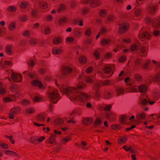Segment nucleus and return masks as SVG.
<instances>
[{
    "label": "nucleus",
    "mask_w": 160,
    "mask_h": 160,
    "mask_svg": "<svg viewBox=\"0 0 160 160\" xmlns=\"http://www.w3.org/2000/svg\"><path fill=\"white\" fill-rule=\"evenodd\" d=\"M58 93V91L56 89L52 90L50 91L48 94V98L50 100L54 103H56L59 100Z\"/></svg>",
    "instance_id": "f257e3e1"
},
{
    "label": "nucleus",
    "mask_w": 160,
    "mask_h": 160,
    "mask_svg": "<svg viewBox=\"0 0 160 160\" xmlns=\"http://www.w3.org/2000/svg\"><path fill=\"white\" fill-rule=\"evenodd\" d=\"M119 27L118 30V32L120 34H123L129 29V26L126 22H123L119 24Z\"/></svg>",
    "instance_id": "f03ea898"
},
{
    "label": "nucleus",
    "mask_w": 160,
    "mask_h": 160,
    "mask_svg": "<svg viewBox=\"0 0 160 160\" xmlns=\"http://www.w3.org/2000/svg\"><path fill=\"white\" fill-rule=\"evenodd\" d=\"M21 108L19 107H14L12 108L9 114V118L10 119L13 118L14 115L19 112L21 110Z\"/></svg>",
    "instance_id": "7ed1b4c3"
},
{
    "label": "nucleus",
    "mask_w": 160,
    "mask_h": 160,
    "mask_svg": "<svg viewBox=\"0 0 160 160\" xmlns=\"http://www.w3.org/2000/svg\"><path fill=\"white\" fill-rule=\"evenodd\" d=\"M12 81L10 78H9V80L11 81V82H18L19 81L18 80V78L22 79V76L21 74H18V73L14 72H12L11 76Z\"/></svg>",
    "instance_id": "20e7f679"
},
{
    "label": "nucleus",
    "mask_w": 160,
    "mask_h": 160,
    "mask_svg": "<svg viewBox=\"0 0 160 160\" xmlns=\"http://www.w3.org/2000/svg\"><path fill=\"white\" fill-rule=\"evenodd\" d=\"M63 93L66 95H70V93L72 94L73 90L77 91V88L74 87H65L62 88Z\"/></svg>",
    "instance_id": "39448f33"
},
{
    "label": "nucleus",
    "mask_w": 160,
    "mask_h": 160,
    "mask_svg": "<svg viewBox=\"0 0 160 160\" xmlns=\"http://www.w3.org/2000/svg\"><path fill=\"white\" fill-rule=\"evenodd\" d=\"M93 119L92 118H84L82 121V124L85 126H87L90 125L93 122Z\"/></svg>",
    "instance_id": "423d86ee"
},
{
    "label": "nucleus",
    "mask_w": 160,
    "mask_h": 160,
    "mask_svg": "<svg viewBox=\"0 0 160 160\" xmlns=\"http://www.w3.org/2000/svg\"><path fill=\"white\" fill-rule=\"evenodd\" d=\"M101 3L99 0H91L90 2V6L92 8L99 6Z\"/></svg>",
    "instance_id": "0eeeda50"
},
{
    "label": "nucleus",
    "mask_w": 160,
    "mask_h": 160,
    "mask_svg": "<svg viewBox=\"0 0 160 160\" xmlns=\"http://www.w3.org/2000/svg\"><path fill=\"white\" fill-rule=\"evenodd\" d=\"M72 70V69L70 67L64 66L62 68V72L63 74L67 75L69 74Z\"/></svg>",
    "instance_id": "6e6552de"
},
{
    "label": "nucleus",
    "mask_w": 160,
    "mask_h": 160,
    "mask_svg": "<svg viewBox=\"0 0 160 160\" xmlns=\"http://www.w3.org/2000/svg\"><path fill=\"white\" fill-rule=\"evenodd\" d=\"M62 51V50L58 47L53 48L52 51V53L54 55L60 54Z\"/></svg>",
    "instance_id": "1a4fd4ad"
},
{
    "label": "nucleus",
    "mask_w": 160,
    "mask_h": 160,
    "mask_svg": "<svg viewBox=\"0 0 160 160\" xmlns=\"http://www.w3.org/2000/svg\"><path fill=\"white\" fill-rule=\"evenodd\" d=\"M17 8L15 6L10 5L7 8V10L10 12L14 13L17 11Z\"/></svg>",
    "instance_id": "9d476101"
},
{
    "label": "nucleus",
    "mask_w": 160,
    "mask_h": 160,
    "mask_svg": "<svg viewBox=\"0 0 160 160\" xmlns=\"http://www.w3.org/2000/svg\"><path fill=\"white\" fill-rule=\"evenodd\" d=\"M154 19H152L150 17H147L145 19V21L148 25H154L153 23Z\"/></svg>",
    "instance_id": "9b49d317"
},
{
    "label": "nucleus",
    "mask_w": 160,
    "mask_h": 160,
    "mask_svg": "<svg viewBox=\"0 0 160 160\" xmlns=\"http://www.w3.org/2000/svg\"><path fill=\"white\" fill-rule=\"evenodd\" d=\"M102 123V119L99 118H98L95 120L94 124L95 127H97L100 125Z\"/></svg>",
    "instance_id": "f8f14e48"
},
{
    "label": "nucleus",
    "mask_w": 160,
    "mask_h": 160,
    "mask_svg": "<svg viewBox=\"0 0 160 160\" xmlns=\"http://www.w3.org/2000/svg\"><path fill=\"white\" fill-rule=\"evenodd\" d=\"M78 61L82 64L85 63L87 62V58L85 56L82 55L79 58Z\"/></svg>",
    "instance_id": "ddd939ff"
},
{
    "label": "nucleus",
    "mask_w": 160,
    "mask_h": 160,
    "mask_svg": "<svg viewBox=\"0 0 160 160\" xmlns=\"http://www.w3.org/2000/svg\"><path fill=\"white\" fill-rule=\"evenodd\" d=\"M79 97L82 100H86L88 98L89 96L87 93L84 92L79 93Z\"/></svg>",
    "instance_id": "4468645a"
},
{
    "label": "nucleus",
    "mask_w": 160,
    "mask_h": 160,
    "mask_svg": "<svg viewBox=\"0 0 160 160\" xmlns=\"http://www.w3.org/2000/svg\"><path fill=\"white\" fill-rule=\"evenodd\" d=\"M149 36V33L147 32H145L143 33L140 34L138 35L139 38H148Z\"/></svg>",
    "instance_id": "2eb2a0df"
},
{
    "label": "nucleus",
    "mask_w": 160,
    "mask_h": 160,
    "mask_svg": "<svg viewBox=\"0 0 160 160\" xmlns=\"http://www.w3.org/2000/svg\"><path fill=\"white\" fill-rule=\"evenodd\" d=\"M140 91L142 93H145L147 91V87L144 85H140L139 87Z\"/></svg>",
    "instance_id": "dca6fc26"
},
{
    "label": "nucleus",
    "mask_w": 160,
    "mask_h": 160,
    "mask_svg": "<svg viewBox=\"0 0 160 160\" xmlns=\"http://www.w3.org/2000/svg\"><path fill=\"white\" fill-rule=\"evenodd\" d=\"M154 25L153 26L156 28L160 27V18L154 19L153 22Z\"/></svg>",
    "instance_id": "f3484780"
},
{
    "label": "nucleus",
    "mask_w": 160,
    "mask_h": 160,
    "mask_svg": "<svg viewBox=\"0 0 160 160\" xmlns=\"http://www.w3.org/2000/svg\"><path fill=\"white\" fill-rule=\"evenodd\" d=\"M31 84L35 86H38L40 87L41 84V82L38 80H35L32 81L31 82Z\"/></svg>",
    "instance_id": "a211bd4d"
},
{
    "label": "nucleus",
    "mask_w": 160,
    "mask_h": 160,
    "mask_svg": "<svg viewBox=\"0 0 160 160\" xmlns=\"http://www.w3.org/2000/svg\"><path fill=\"white\" fill-rule=\"evenodd\" d=\"M99 15L101 17H105L107 14V11L105 9L100 10L99 12Z\"/></svg>",
    "instance_id": "6ab92c4d"
},
{
    "label": "nucleus",
    "mask_w": 160,
    "mask_h": 160,
    "mask_svg": "<svg viewBox=\"0 0 160 160\" xmlns=\"http://www.w3.org/2000/svg\"><path fill=\"white\" fill-rule=\"evenodd\" d=\"M68 21V19L66 17H62L60 18L58 20V24L62 25L64 23Z\"/></svg>",
    "instance_id": "aec40b11"
},
{
    "label": "nucleus",
    "mask_w": 160,
    "mask_h": 160,
    "mask_svg": "<svg viewBox=\"0 0 160 160\" xmlns=\"http://www.w3.org/2000/svg\"><path fill=\"white\" fill-rule=\"evenodd\" d=\"M5 51L7 54L10 55L12 53V51L11 47L9 45H7L5 48Z\"/></svg>",
    "instance_id": "412c9836"
},
{
    "label": "nucleus",
    "mask_w": 160,
    "mask_h": 160,
    "mask_svg": "<svg viewBox=\"0 0 160 160\" xmlns=\"http://www.w3.org/2000/svg\"><path fill=\"white\" fill-rule=\"evenodd\" d=\"M66 8V6L63 4H61L57 9V11L59 12L64 11Z\"/></svg>",
    "instance_id": "4be33fe9"
},
{
    "label": "nucleus",
    "mask_w": 160,
    "mask_h": 160,
    "mask_svg": "<svg viewBox=\"0 0 160 160\" xmlns=\"http://www.w3.org/2000/svg\"><path fill=\"white\" fill-rule=\"evenodd\" d=\"M111 41V40L109 39H103L101 41V44L102 45H106L109 43Z\"/></svg>",
    "instance_id": "5701e85b"
},
{
    "label": "nucleus",
    "mask_w": 160,
    "mask_h": 160,
    "mask_svg": "<svg viewBox=\"0 0 160 160\" xmlns=\"http://www.w3.org/2000/svg\"><path fill=\"white\" fill-rule=\"evenodd\" d=\"M56 136L55 134H52L48 141V142L50 143H52L54 142L55 141V138Z\"/></svg>",
    "instance_id": "b1692460"
},
{
    "label": "nucleus",
    "mask_w": 160,
    "mask_h": 160,
    "mask_svg": "<svg viewBox=\"0 0 160 160\" xmlns=\"http://www.w3.org/2000/svg\"><path fill=\"white\" fill-rule=\"evenodd\" d=\"M16 28L15 23L14 22L10 23L8 27V29L10 31L13 30Z\"/></svg>",
    "instance_id": "393cba45"
},
{
    "label": "nucleus",
    "mask_w": 160,
    "mask_h": 160,
    "mask_svg": "<svg viewBox=\"0 0 160 160\" xmlns=\"http://www.w3.org/2000/svg\"><path fill=\"white\" fill-rule=\"evenodd\" d=\"M126 117L124 115H122L119 117V121L122 124L124 123L126 121Z\"/></svg>",
    "instance_id": "a878e982"
},
{
    "label": "nucleus",
    "mask_w": 160,
    "mask_h": 160,
    "mask_svg": "<svg viewBox=\"0 0 160 160\" xmlns=\"http://www.w3.org/2000/svg\"><path fill=\"white\" fill-rule=\"evenodd\" d=\"M135 79L138 82H140L142 80L141 76L138 74H137L134 76Z\"/></svg>",
    "instance_id": "bb28decb"
},
{
    "label": "nucleus",
    "mask_w": 160,
    "mask_h": 160,
    "mask_svg": "<svg viewBox=\"0 0 160 160\" xmlns=\"http://www.w3.org/2000/svg\"><path fill=\"white\" fill-rule=\"evenodd\" d=\"M54 122L56 125H58L62 124L63 123V121L62 119L57 118L54 120Z\"/></svg>",
    "instance_id": "cd10ccee"
},
{
    "label": "nucleus",
    "mask_w": 160,
    "mask_h": 160,
    "mask_svg": "<svg viewBox=\"0 0 160 160\" xmlns=\"http://www.w3.org/2000/svg\"><path fill=\"white\" fill-rule=\"evenodd\" d=\"M78 97H79V93L75 92L71 96L70 99L72 100H75Z\"/></svg>",
    "instance_id": "c85d7f7f"
},
{
    "label": "nucleus",
    "mask_w": 160,
    "mask_h": 160,
    "mask_svg": "<svg viewBox=\"0 0 160 160\" xmlns=\"http://www.w3.org/2000/svg\"><path fill=\"white\" fill-rule=\"evenodd\" d=\"M142 10L139 8L136 9L134 11V15L136 17H139L142 14Z\"/></svg>",
    "instance_id": "c756f323"
},
{
    "label": "nucleus",
    "mask_w": 160,
    "mask_h": 160,
    "mask_svg": "<svg viewBox=\"0 0 160 160\" xmlns=\"http://www.w3.org/2000/svg\"><path fill=\"white\" fill-rule=\"evenodd\" d=\"M39 4L40 7L42 9H45L48 7V4L45 2H39Z\"/></svg>",
    "instance_id": "7c9ffc66"
},
{
    "label": "nucleus",
    "mask_w": 160,
    "mask_h": 160,
    "mask_svg": "<svg viewBox=\"0 0 160 160\" xmlns=\"http://www.w3.org/2000/svg\"><path fill=\"white\" fill-rule=\"evenodd\" d=\"M61 42V38L58 37H56L53 38L52 42L54 44H58L60 43Z\"/></svg>",
    "instance_id": "2f4dec72"
},
{
    "label": "nucleus",
    "mask_w": 160,
    "mask_h": 160,
    "mask_svg": "<svg viewBox=\"0 0 160 160\" xmlns=\"http://www.w3.org/2000/svg\"><path fill=\"white\" fill-rule=\"evenodd\" d=\"M136 117L138 119H145V118L146 116L145 114L142 112L140 114L137 115Z\"/></svg>",
    "instance_id": "473e14b6"
},
{
    "label": "nucleus",
    "mask_w": 160,
    "mask_h": 160,
    "mask_svg": "<svg viewBox=\"0 0 160 160\" xmlns=\"http://www.w3.org/2000/svg\"><path fill=\"white\" fill-rule=\"evenodd\" d=\"M81 32L79 30H76L74 32V36L77 38H78L81 36Z\"/></svg>",
    "instance_id": "72a5a7b5"
},
{
    "label": "nucleus",
    "mask_w": 160,
    "mask_h": 160,
    "mask_svg": "<svg viewBox=\"0 0 160 160\" xmlns=\"http://www.w3.org/2000/svg\"><path fill=\"white\" fill-rule=\"evenodd\" d=\"M112 128L114 130L120 129L122 128V126L118 124H113L111 126Z\"/></svg>",
    "instance_id": "f704fd0d"
},
{
    "label": "nucleus",
    "mask_w": 160,
    "mask_h": 160,
    "mask_svg": "<svg viewBox=\"0 0 160 160\" xmlns=\"http://www.w3.org/2000/svg\"><path fill=\"white\" fill-rule=\"evenodd\" d=\"M153 81L157 83L160 82V75L158 74L155 75L153 78Z\"/></svg>",
    "instance_id": "c9c22d12"
},
{
    "label": "nucleus",
    "mask_w": 160,
    "mask_h": 160,
    "mask_svg": "<svg viewBox=\"0 0 160 160\" xmlns=\"http://www.w3.org/2000/svg\"><path fill=\"white\" fill-rule=\"evenodd\" d=\"M103 69L105 73H108L111 72V68L109 66H106Z\"/></svg>",
    "instance_id": "e433bc0d"
},
{
    "label": "nucleus",
    "mask_w": 160,
    "mask_h": 160,
    "mask_svg": "<svg viewBox=\"0 0 160 160\" xmlns=\"http://www.w3.org/2000/svg\"><path fill=\"white\" fill-rule=\"evenodd\" d=\"M141 53L142 54H144L147 52L146 46H141L139 49Z\"/></svg>",
    "instance_id": "4c0bfd02"
},
{
    "label": "nucleus",
    "mask_w": 160,
    "mask_h": 160,
    "mask_svg": "<svg viewBox=\"0 0 160 160\" xmlns=\"http://www.w3.org/2000/svg\"><path fill=\"white\" fill-rule=\"evenodd\" d=\"M100 53L99 52L96 51L94 52L93 55L95 57L96 59L97 60H98L100 58Z\"/></svg>",
    "instance_id": "58836bf2"
},
{
    "label": "nucleus",
    "mask_w": 160,
    "mask_h": 160,
    "mask_svg": "<svg viewBox=\"0 0 160 160\" xmlns=\"http://www.w3.org/2000/svg\"><path fill=\"white\" fill-rule=\"evenodd\" d=\"M150 64V61L147 60L145 63L142 65V68L144 69H147L148 68L149 65Z\"/></svg>",
    "instance_id": "ea45409f"
},
{
    "label": "nucleus",
    "mask_w": 160,
    "mask_h": 160,
    "mask_svg": "<svg viewBox=\"0 0 160 160\" xmlns=\"http://www.w3.org/2000/svg\"><path fill=\"white\" fill-rule=\"evenodd\" d=\"M91 34V29L90 28H88L87 29L85 32L84 34L86 36H89Z\"/></svg>",
    "instance_id": "a19ab883"
},
{
    "label": "nucleus",
    "mask_w": 160,
    "mask_h": 160,
    "mask_svg": "<svg viewBox=\"0 0 160 160\" xmlns=\"http://www.w3.org/2000/svg\"><path fill=\"white\" fill-rule=\"evenodd\" d=\"M5 138H8L12 144H14L15 143V140L13 139V136L12 135L8 136L7 135L5 136Z\"/></svg>",
    "instance_id": "79ce46f5"
},
{
    "label": "nucleus",
    "mask_w": 160,
    "mask_h": 160,
    "mask_svg": "<svg viewBox=\"0 0 160 160\" xmlns=\"http://www.w3.org/2000/svg\"><path fill=\"white\" fill-rule=\"evenodd\" d=\"M85 86V85L82 82H79L77 86V88L81 89Z\"/></svg>",
    "instance_id": "37998d69"
},
{
    "label": "nucleus",
    "mask_w": 160,
    "mask_h": 160,
    "mask_svg": "<svg viewBox=\"0 0 160 160\" xmlns=\"http://www.w3.org/2000/svg\"><path fill=\"white\" fill-rule=\"evenodd\" d=\"M124 92V90L123 88H119L117 89V94L118 95H121Z\"/></svg>",
    "instance_id": "c03bdc74"
},
{
    "label": "nucleus",
    "mask_w": 160,
    "mask_h": 160,
    "mask_svg": "<svg viewBox=\"0 0 160 160\" xmlns=\"http://www.w3.org/2000/svg\"><path fill=\"white\" fill-rule=\"evenodd\" d=\"M89 9L88 8H83L82 11V14L83 15H84L85 14L89 12Z\"/></svg>",
    "instance_id": "a18cd8bd"
},
{
    "label": "nucleus",
    "mask_w": 160,
    "mask_h": 160,
    "mask_svg": "<svg viewBox=\"0 0 160 160\" xmlns=\"http://www.w3.org/2000/svg\"><path fill=\"white\" fill-rule=\"evenodd\" d=\"M127 140V138L126 136L121 137L119 138V140L121 142V143H125Z\"/></svg>",
    "instance_id": "49530a36"
},
{
    "label": "nucleus",
    "mask_w": 160,
    "mask_h": 160,
    "mask_svg": "<svg viewBox=\"0 0 160 160\" xmlns=\"http://www.w3.org/2000/svg\"><path fill=\"white\" fill-rule=\"evenodd\" d=\"M25 112L27 114H31L35 112L34 109L32 108H29L26 109L25 110Z\"/></svg>",
    "instance_id": "de8ad7c7"
},
{
    "label": "nucleus",
    "mask_w": 160,
    "mask_h": 160,
    "mask_svg": "<svg viewBox=\"0 0 160 160\" xmlns=\"http://www.w3.org/2000/svg\"><path fill=\"white\" fill-rule=\"evenodd\" d=\"M112 56V53L111 52H107L105 54L104 58L106 59H108L111 58Z\"/></svg>",
    "instance_id": "09e8293b"
},
{
    "label": "nucleus",
    "mask_w": 160,
    "mask_h": 160,
    "mask_svg": "<svg viewBox=\"0 0 160 160\" xmlns=\"http://www.w3.org/2000/svg\"><path fill=\"white\" fill-rule=\"evenodd\" d=\"M149 98H144L142 100L141 102V104L142 105H145L148 104L149 101Z\"/></svg>",
    "instance_id": "8fccbe9b"
},
{
    "label": "nucleus",
    "mask_w": 160,
    "mask_h": 160,
    "mask_svg": "<svg viewBox=\"0 0 160 160\" xmlns=\"http://www.w3.org/2000/svg\"><path fill=\"white\" fill-rule=\"evenodd\" d=\"M23 35L25 37H30L31 36V34L30 32L28 30L25 31L23 33Z\"/></svg>",
    "instance_id": "3c124183"
},
{
    "label": "nucleus",
    "mask_w": 160,
    "mask_h": 160,
    "mask_svg": "<svg viewBox=\"0 0 160 160\" xmlns=\"http://www.w3.org/2000/svg\"><path fill=\"white\" fill-rule=\"evenodd\" d=\"M126 57L125 56H122L121 57H120L118 61L120 62H124L126 60Z\"/></svg>",
    "instance_id": "603ef678"
},
{
    "label": "nucleus",
    "mask_w": 160,
    "mask_h": 160,
    "mask_svg": "<svg viewBox=\"0 0 160 160\" xmlns=\"http://www.w3.org/2000/svg\"><path fill=\"white\" fill-rule=\"evenodd\" d=\"M27 2H22L21 3L20 5V7L22 8H26L27 6Z\"/></svg>",
    "instance_id": "864d4df0"
},
{
    "label": "nucleus",
    "mask_w": 160,
    "mask_h": 160,
    "mask_svg": "<svg viewBox=\"0 0 160 160\" xmlns=\"http://www.w3.org/2000/svg\"><path fill=\"white\" fill-rule=\"evenodd\" d=\"M37 119L40 121H44V120L45 117L42 114H39L37 116Z\"/></svg>",
    "instance_id": "5fc2aeb1"
},
{
    "label": "nucleus",
    "mask_w": 160,
    "mask_h": 160,
    "mask_svg": "<svg viewBox=\"0 0 160 160\" xmlns=\"http://www.w3.org/2000/svg\"><path fill=\"white\" fill-rule=\"evenodd\" d=\"M155 7H150L148 12L150 14H153L155 12Z\"/></svg>",
    "instance_id": "6e6d98bb"
},
{
    "label": "nucleus",
    "mask_w": 160,
    "mask_h": 160,
    "mask_svg": "<svg viewBox=\"0 0 160 160\" xmlns=\"http://www.w3.org/2000/svg\"><path fill=\"white\" fill-rule=\"evenodd\" d=\"M92 77H86V79L85 80L88 83H92L93 82V80L92 78Z\"/></svg>",
    "instance_id": "4d7b16f0"
},
{
    "label": "nucleus",
    "mask_w": 160,
    "mask_h": 160,
    "mask_svg": "<svg viewBox=\"0 0 160 160\" xmlns=\"http://www.w3.org/2000/svg\"><path fill=\"white\" fill-rule=\"evenodd\" d=\"M137 48V46L135 44L132 45L130 47V50L132 52H133L136 50Z\"/></svg>",
    "instance_id": "13d9d810"
},
{
    "label": "nucleus",
    "mask_w": 160,
    "mask_h": 160,
    "mask_svg": "<svg viewBox=\"0 0 160 160\" xmlns=\"http://www.w3.org/2000/svg\"><path fill=\"white\" fill-rule=\"evenodd\" d=\"M27 75L31 79H33L36 76V74L34 72L28 73Z\"/></svg>",
    "instance_id": "bf43d9fd"
},
{
    "label": "nucleus",
    "mask_w": 160,
    "mask_h": 160,
    "mask_svg": "<svg viewBox=\"0 0 160 160\" xmlns=\"http://www.w3.org/2000/svg\"><path fill=\"white\" fill-rule=\"evenodd\" d=\"M30 101L28 100H23L21 102V104L24 105H27L30 104Z\"/></svg>",
    "instance_id": "052dcab7"
},
{
    "label": "nucleus",
    "mask_w": 160,
    "mask_h": 160,
    "mask_svg": "<svg viewBox=\"0 0 160 160\" xmlns=\"http://www.w3.org/2000/svg\"><path fill=\"white\" fill-rule=\"evenodd\" d=\"M51 29L48 27L46 28L44 30V32L46 34H49L51 33Z\"/></svg>",
    "instance_id": "680f3d73"
},
{
    "label": "nucleus",
    "mask_w": 160,
    "mask_h": 160,
    "mask_svg": "<svg viewBox=\"0 0 160 160\" xmlns=\"http://www.w3.org/2000/svg\"><path fill=\"white\" fill-rule=\"evenodd\" d=\"M93 67L92 66H90L86 69V72L87 73H89L93 71Z\"/></svg>",
    "instance_id": "e2e57ef3"
},
{
    "label": "nucleus",
    "mask_w": 160,
    "mask_h": 160,
    "mask_svg": "<svg viewBox=\"0 0 160 160\" xmlns=\"http://www.w3.org/2000/svg\"><path fill=\"white\" fill-rule=\"evenodd\" d=\"M114 19V17L111 15L109 16L107 18V21L110 22H112Z\"/></svg>",
    "instance_id": "0e129e2a"
},
{
    "label": "nucleus",
    "mask_w": 160,
    "mask_h": 160,
    "mask_svg": "<svg viewBox=\"0 0 160 160\" xmlns=\"http://www.w3.org/2000/svg\"><path fill=\"white\" fill-rule=\"evenodd\" d=\"M3 100L4 102L6 103L12 101V100L10 98H4Z\"/></svg>",
    "instance_id": "69168bd1"
},
{
    "label": "nucleus",
    "mask_w": 160,
    "mask_h": 160,
    "mask_svg": "<svg viewBox=\"0 0 160 160\" xmlns=\"http://www.w3.org/2000/svg\"><path fill=\"white\" fill-rule=\"evenodd\" d=\"M37 139H36L34 137H31L29 139V142L31 143L36 144L37 143Z\"/></svg>",
    "instance_id": "338daca9"
},
{
    "label": "nucleus",
    "mask_w": 160,
    "mask_h": 160,
    "mask_svg": "<svg viewBox=\"0 0 160 160\" xmlns=\"http://www.w3.org/2000/svg\"><path fill=\"white\" fill-rule=\"evenodd\" d=\"M110 81L108 80H106L102 82L103 86H106L110 85Z\"/></svg>",
    "instance_id": "774afa93"
}]
</instances>
